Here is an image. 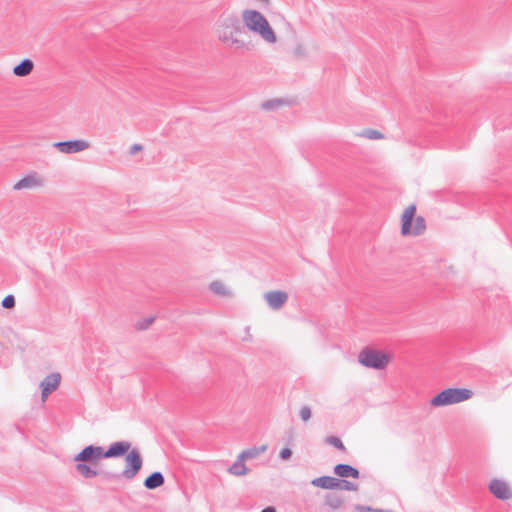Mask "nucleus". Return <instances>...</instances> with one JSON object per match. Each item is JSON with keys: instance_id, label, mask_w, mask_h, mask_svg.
<instances>
[{"instance_id": "nucleus-1", "label": "nucleus", "mask_w": 512, "mask_h": 512, "mask_svg": "<svg viewBox=\"0 0 512 512\" xmlns=\"http://www.w3.org/2000/svg\"><path fill=\"white\" fill-rule=\"evenodd\" d=\"M218 39L228 47L242 53L253 50L251 41H245L242 36L247 34L240 19L235 15L222 17L216 28Z\"/></svg>"}, {"instance_id": "nucleus-2", "label": "nucleus", "mask_w": 512, "mask_h": 512, "mask_svg": "<svg viewBox=\"0 0 512 512\" xmlns=\"http://www.w3.org/2000/svg\"><path fill=\"white\" fill-rule=\"evenodd\" d=\"M131 447L129 441H117L110 444L107 450L101 446L88 445L74 456L75 462L96 463L102 458L123 457Z\"/></svg>"}, {"instance_id": "nucleus-3", "label": "nucleus", "mask_w": 512, "mask_h": 512, "mask_svg": "<svg viewBox=\"0 0 512 512\" xmlns=\"http://www.w3.org/2000/svg\"><path fill=\"white\" fill-rule=\"evenodd\" d=\"M243 26L268 43L276 42V35L268 20L257 10H244L242 12Z\"/></svg>"}, {"instance_id": "nucleus-4", "label": "nucleus", "mask_w": 512, "mask_h": 512, "mask_svg": "<svg viewBox=\"0 0 512 512\" xmlns=\"http://www.w3.org/2000/svg\"><path fill=\"white\" fill-rule=\"evenodd\" d=\"M125 456V468L120 474L104 472L103 475L107 479H118L120 477L126 480L134 479L143 466V459L138 448L129 449Z\"/></svg>"}, {"instance_id": "nucleus-5", "label": "nucleus", "mask_w": 512, "mask_h": 512, "mask_svg": "<svg viewBox=\"0 0 512 512\" xmlns=\"http://www.w3.org/2000/svg\"><path fill=\"white\" fill-rule=\"evenodd\" d=\"M472 396V390L467 388H447L435 395L430 404L434 407L447 406L469 400Z\"/></svg>"}, {"instance_id": "nucleus-6", "label": "nucleus", "mask_w": 512, "mask_h": 512, "mask_svg": "<svg viewBox=\"0 0 512 512\" xmlns=\"http://www.w3.org/2000/svg\"><path fill=\"white\" fill-rule=\"evenodd\" d=\"M416 212V206L414 204L409 205L403 212L401 217V234L403 236L414 235L419 236L426 230V221L422 216H417L414 220Z\"/></svg>"}, {"instance_id": "nucleus-7", "label": "nucleus", "mask_w": 512, "mask_h": 512, "mask_svg": "<svg viewBox=\"0 0 512 512\" xmlns=\"http://www.w3.org/2000/svg\"><path fill=\"white\" fill-rule=\"evenodd\" d=\"M358 361L364 367L382 370L388 365L389 356L382 351L366 347L359 353Z\"/></svg>"}, {"instance_id": "nucleus-8", "label": "nucleus", "mask_w": 512, "mask_h": 512, "mask_svg": "<svg viewBox=\"0 0 512 512\" xmlns=\"http://www.w3.org/2000/svg\"><path fill=\"white\" fill-rule=\"evenodd\" d=\"M53 147L64 154H74L86 150L90 147L89 142L81 139L55 142Z\"/></svg>"}, {"instance_id": "nucleus-9", "label": "nucleus", "mask_w": 512, "mask_h": 512, "mask_svg": "<svg viewBox=\"0 0 512 512\" xmlns=\"http://www.w3.org/2000/svg\"><path fill=\"white\" fill-rule=\"evenodd\" d=\"M488 488L490 493L499 500H509L512 498V490L510 486L502 479H492Z\"/></svg>"}, {"instance_id": "nucleus-10", "label": "nucleus", "mask_w": 512, "mask_h": 512, "mask_svg": "<svg viewBox=\"0 0 512 512\" xmlns=\"http://www.w3.org/2000/svg\"><path fill=\"white\" fill-rule=\"evenodd\" d=\"M44 185L43 178L37 172H31L24 176L22 179L17 181L13 189L14 190H22V189H34L38 187H42Z\"/></svg>"}, {"instance_id": "nucleus-11", "label": "nucleus", "mask_w": 512, "mask_h": 512, "mask_svg": "<svg viewBox=\"0 0 512 512\" xmlns=\"http://www.w3.org/2000/svg\"><path fill=\"white\" fill-rule=\"evenodd\" d=\"M263 297L272 310L281 309L288 300V294L281 290L268 291Z\"/></svg>"}, {"instance_id": "nucleus-12", "label": "nucleus", "mask_w": 512, "mask_h": 512, "mask_svg": "<svg viewBox=\"0 0 512 512\" xmlns=\"http://www.w3.org/2000/svg\"><path fill=\"white\" fill-rule=\"evenodd\" d=\"M60 381L61 376L59 373H51L43 379L40 383L42 389L41 397L43 400L58 388Z\"/></svg>"}, {"instance_id": "nucleus-13", "label": "nucleus", "mask_w": 512, "mask_h": 512, "mask_svg": "<svg viewBox=\"0 0 512 512\" xmlns=\"http://www.w3.org/2000/svg\"><path fill=\"white\" fill-rule=\"evenodd\" d=\"M334 474L341 478H354L358 479L360 477V472L357 468L349 465V464H337L334 466Z\"/></svg>"}, {"instance_id": "nucleus-14", "label": "nucleus", "mask_w": 512, "mask_h": 512, "mask_svg": "<svg viewBox=\"0 0 512 512\" xmlns=\"http://www.w3.org/2000/svg\"><path fill=\"white\" fill-rule=\"evenodd\" d=\"M165 482L164 475L159 472L155 471L151 473L145 480H144V487L149 490H154L156 488H159L162 486Z\"/></svg>"}, {"instance_id": "nucleus-15", "label": "nucleus", "mask_w": 512, "mask_h": 512, "mask_svg": "<svg viewBox=\"0 0 512 512\" xmlns=\"http://www.w3.org/2000/svg\"><path fill=\"white\" fill-rule=\"evenodd\" d=\"M311 484L315 487L332 490V489H336V484H338V482H337V478H335V477L321 476V477H317V478L313 479L311 481Z\"/></svg>"}, {"instance_id": "nucleus-16", "label": "nucleus", "mask_w": 512, "mask_h": 512, "mask_svg": "<svg viewBox=\"0 0 512 512\" xmlns=\"http://www.w3.org/2000/svg\"><path fill=\"white\" fill-rule=\"evenodd\" d=\"M33 68V61L25 58L13 68V73L18 77H25L33 71Z\"/></svg>"}, {"instance_id": "nucleus-17", "label": "nucleus", "mask_w": 512, "mask_h": 512, "mask_svg": "<svg viewBox=\"0 0 512 512\" xmlns=\"http://www.w3.org/2000/svg\"><path fill=\"white\" fill-rule=\"evenodd\" d=\"M75 469L82 477L86 479L93 478L98 475V472L85 462H77Z\"/></svg>"}, {"instance_id": "nucleus-18", "label": "nucleus", "mask_w": 512, "mask_h": 512, "mask_svg": "<svg viewBox=\"0 0 512 512\" xmlns=\"http://www.w3.org/2000/svg\"><path fill=\"white\" fill-rule=\"evenodd\" d=\"M343 503V498L336 493H327L325 495V505L333 510L340 509Z\"/></svg>"}, {"instance_id": "nucleus-19", "label": "nucleus", "mask_w": 512, "mask_h": 512, "mask_svg": "<svg viewBox=\"0 0 512 512\" xmlns=\"http://www.w3.org/2000/svg\"><path fill=\"white\" fill-rule=\"evenodd\" d=\"M244 461V459H240V456H238L234 464L228 469L229 473L235 476L246 475L248 473V469L244 464Z\"/></svg>"}, {"instance_id": "nucleus-20", "label": "nucleus", "mask_w": 512, "mask_h": 512, "mask_svg": "<svg viewBox=\"0 0 512 512\" xmlns=\"http://www.w3.org/2000/svg\"><path fill=\"white\" fill-rule=\"evenodd\" d=\"M265 450H266V446L253 447V448H249L247 450L242 451L239 454V456H240V459H244V460L252 459V458L257 457L260 453H263Z\"/></svg>"}, {"instance_id": "nucleus-21", "label": "nucleus", "mask_w": 512, "mask_h": 512, "mask_svg": "<svg viewBox=\"0 0 512 512\" xmlns=\"http://www.w3.org/2000/svg\"><path fill=\"white\" fill-rule=\"evenodd\" d=\"M210 290L217 295L221 296H227L230 294L228 289L225 287V285L221 281H213L210 286Z\"/></svg>"}, {"instance_id": "nucleus-22", "label": "nucleus", "mask_w": 512, "mask_h": 512, "mask_svg": "<svg viewBox=\"0 0 512 512\" xmlns=\"http://www.w3.org/2000/svg\"><path fill=\"white\" fill-rule=\"evenodd\" d=\"M338 484H336V489L346 490V491H357L358 485L356 483H353L351 481L345 480V479H339L337 478Z\"/></svg>"}, {"instance_id": "nucleus-23", "label": "nucleus", "mask_w": 512, "mask_h": 512, "mask_svg": "<svg viewBox=\"0 0 512 512\" xmlns=\"http://www.w3.org/2000/svg\"><path fill=\"white\" fill-rule=\"evenodd\" d=\"M285 103L286 101L284 99H272L265 101L262 104V108L266 111H271L277 109L278 107L284 105Z\"/></svg>"}, {"instance_id": "nucleus-24", "label": "nucleus", "mask_w": 512, "mask_h": 512, "mask_svg": "<svg viewBox=\"0 0 512 512\" xmlns=\"http://www.w3.org/2000/svg\"><path fill=\"white\" fill-rule=\"evenodd\" d=\"M325 442L329 445L334 446L338 450L346 451V447L344 446L342 440L336 436H328L325 439Z\"/></svg>"}, {"instance_id": "nucleus-25", "label": "nucleus", "mask_w": 512, "mask_h": 512, "mask_svg": "<svg viewBox=\"0 0 512 512\" xmlns=\"http://www.w3.org/2000/svg\"><path fill=\"white\" fill-rule=\"evenodd\" d=\"M361 136L371 140L383 139L384 135L375 129H366L361 133Z\"/></svg>"}, {"instance_id": "nucleus-26", "label": "nucleus", "mask_w": 512, "mask_h": 512, "mask_svg": "<svg viewBox=\"0 0 512 512\" xmlns=\"http://www.w3.org/2000/svg\"><path fill=\"white\" fill-rule=\"evenodd\" d=\"M299 414L303 421H308L312 416L311 409L307 405L301 407Z\"/></svg>"}, {"instance_id": "nucleus-27", "label": "nucleus", "mask_w": 512, "mask_h": 512, "mask_svg": "<svg viewBox=\"0 0 512 512\" xmlns=\"http://www.w3.org/2000/svg\"><path fill=\"white\" fill-rule=\"evenodd\" d=\"M2 306L6 309H11L15 306V298L13 295H7L2 300Z\"/></svg>"}, {"instance_id": "nucleus-28", "label": "nucleus", "mask_w": 512, "mask_h": 512, "mask_svg": "<svg viewBox=\"0 0 512 512\" xmlns=\"http://www.w3.org/2000/svg\"><path fill=\"white\" fill-rule=\"evenodd\" d=\"M153 321H154L153 317L146 318L142 322L138 323L137 328L139 330L147 329L153 323Z\"/></svg>"}, {"instance_id": "nucleus-29", "label": "nucleus", "mask_w": 512, "mask_h": 512, "mask_svg": "<svg viewBox=\"0 0 512 512\" xmlns=\"http://www.w3.org/2000/svg\"><path fill=\"white\" fill-rule=\"evenodd\" d=\"M293 54H294V56H295V57H297V58H302V57H304V56H305V49H304L303 45H302V44H298V45L294 48V50H293Z\"/></svg>"}, {"instance_id": "nucleus-30", "label": "nucleus", "mask_w": 512, "mask_h": 512, "mask_svg": "<svg viewBox=\"0 0 512 512\" xmlns=\"http://www.w3.org/2000/svg\"><path fill=\"white\" fill-rule=\"evenodd\" d=\"M292 455V451L290 448L288 447H285L283 448L281 451H280V454H279V457L282 459V460H288Z\"/></svg>"}, {"instance_id": "nucleus-31", "label": "nucleus", "mask_w": 512, "mask_h": 512, "mask_svg": "<svg viewBox=\"0 0 512 512\" xmlns=\"http://www.w3.org/2000/svg\"><path fill=\"white\" fill-rule=\"evenodd\" d=\"M142 145L140 144H134L130 147V154L134 155L136 154L137 152L141 151L142 150Z\"/></svg>"}, {"instance_id": "nucleus-32", "label": "nucleus", "mask_w": 512, "mask_h": 512, "mask_svg": "<svg viewBox=\"0 0 512 512\" xmlns=\"http://www.w3.org/2000/svg\"><path fill=\"white\" fill-rule=\"evenodd\" d=\"M261 512H276V509L274 507H266Z\"/></svg>"}]
</instances>
